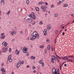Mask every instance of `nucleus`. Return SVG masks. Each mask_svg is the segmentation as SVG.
I'll return each mask as SVG.
<instances>
[{
  "mask_svg": "<svg viewBox=\"0 0 74 74\" xmlns=\"http://www.w3.org/2000/svg\"><path fill=\"white\" fill-rule=\"evenodd\" d=\"M52 72L53 74H60L59 71H58L57 69L55 68H53L52 69Z\"/></svg>",
  "mask_w": 74,
  "mask_h": 74,
  "instance_id": "1",
  "label": "nucleus"
},
{
  "mask_svg": "<svg viewBox=\"0 0 74 74\" xmlns=\"http://www.w3.org/2000/svg\"><path fill=\"white\" fill-rule=\"evenodd\" d=\"M34 35V37L36 38H37V39H38L39 38V36H38V34L37 32L36 31H34L33 33Z\"/></svg>",
  "mask_w": 74,
  "mask_h": 74,
  "instance_id": "2",
  "label": "nucleus"
},
{
  "mask_svg": "<svg viewBox=\"0 0 74 74\" xmlns=\"http://www.w3.org/2000/svg\"><path fill=\"white\" fill-rule=\"evenodd\" d=\"M41 9L42 11L43 12H45L46 11V8H47V6H42L41 7Z\"/></svg>",
  "mask_w": 74,
  "mask_h": 74,
  "instance_id": "3",
  "label": "nucleus"
},
{
  "mask_svg": "<svg viewBox=\"0 0 74 74\" xmlns=\"http://www.w3.org/2000/svg\"><path fill=\"white\" fill-rule=\"evenodd\" d=\"M23 51L24 53H26L27 52V48L24 47L23 48Z\"/></svg>",
  "mask_w": 74,
  "mask_h": 74,
  "instance_id": "4",
  "label": "nucleus"
},
{
  "mask_svg": "<svg viewBox=\"0 0 74 74\" xmlns=\"http://www.w3.org/2000/svg\"><path fill=\"white\" fill-rule=\"evenodd\" d=\"M2 50L3 52H5L7 51V48H5V47H3L2 48Z\"/></svg>",
  "mask_w": 74,
  "mask_h": 74,
  "instance_id": "5",
  "label": "nucleus"
},
{
  "mask_svg": "<svg viewBox=\"0 0 74 74\" xmlns=\"http://www.w3.org/2000/svg\"><path fill=\"white\" fill-rule=\"evenodd\" d=\"M2 45H4L5 47H6L7 45V42H3L2 43Z\"/></svg>",
  "mask_w": 74,
  "mask_h": 74,
  "instance_id": "6",
  "label": "nucleus"
},
{
  "mask_svg": "<svg viewBox=\"0 0 74 74\" xmlns=\"http://www.w3.org/2000/svg\"><path fill=\"white\" fill-rule=\"evenodd\" d=\"M62 59H64L65 60H68L69 59H68V57H64L62 58Z\"/></svg>",
  "mask_w": 74,
  "mask_h": 74,
  "instance_id": "7",
  "label": "nucleus"
},
{
  "mask_svg": "<svg viewBox=\"0 0 74 74\" xmlns=\"http://www.w3.org/2000/svg\"><path fill=\"white\" fill-rule=\"evenodd\" d=\"M47 29H45L43 33H44V34L45 36H46V35H47Z\"/></svg>",
  "mask_w": 74,
  "mask_h": 74,
  "instance_id": "8",
  "label": "nucleus"
},
{
  "mask_svg": "<svg viewBox=\"0 0 74 74\" xmlns=\"http://www.w3.org/2000/svg\"><path fill=\"white\" fill-rule=\"evenodd\" d=\"M32 21V20L30 18H29L27 19V22L29 23H30Z\"/></svg>",
  "mask_w": 74,
  "mask_h": 74,
  "instance_id": "9",
  "label": "nucleus"
},
{
  "mask_svg": "<svg viewBox=\"0 0 74 74\" xmlns=\"http://www.w3.org/2000/svg\"><path fill=\"white\" fill-rule=\"evenodd\" d=\"M20 66H21V63L19 62H18L17 64V67L18 68Z\"/></svg>",
  "mask_w": 74,
  "mask_h": 74,
  "instance_id": "10",
  "label": "nucleus"
},
{
  "mask_svg": "<svg viewBox=\"0 0 74 74\" xmlns=\"http://www.w3.org/2000/svg\"><path fill=\"white\" fill-rule=\"evenodd\" d=\"M15 53L17 55H19V52L17 50H15Z\"/></svg>",
  "mask_w": 74,
  "mask_h": 74,
  "instance_id": "11",
  "label": "nucleus"
},
{
  "mask_svg": "<svg viewBox=\"0 0 74 74\" xmlns=\"http://www.w3.org/2000/svg\"><path fill=\"white\" fill-rule=\"evenodd\" d=\"M3 3V4H5V2L4 1V0H1V3Z\"/></svg>",
  "mask_w": 74,
  "mask_h": 74,
  "instance_id": "12",
  "label": "nucleus"
},
{
  "mask_svg": "<svg viewBox=\"0 0 74 74\" xmlns=\"http://www.w3.org/2000/svg\"><path fill=\"white\" fill-rule=\"evenodd\" d=\"M69 58H71V59H74V56H69Z\"/></svg>",
  "mask_w": 74,
  "mask_h": 74,
  "instance_id": "13",
  "label": "nucleus"
},
{
  "mask_svg": "<svg viewBox=\"0 0 74 74\" xmlns=\"http://www.w3.org/2000/svg\"><path fill=\"white\" fill-rule=\"evenodd\" d=\"M8 60H9V62L11 63V62H12V60L11 58H10L9 59H8Z\"/></svg>",
  "mask_w": 74,
  "mask_h": 74,
  "instance_id": "14",
  "label": "nucleus"
},
{
  "mask_svg": "<svg viewBox=\"0 0 74 74\" xmlns=\"http://www.w3.org/2000/svg\"><path fill=\"white\" fill-rule=\"evenodd\" d=\"M31 58L32 59H35V57H33V56H32L31 57Z\"/></svg>",
  "mask_w": 74,
  "mask_h": 74,
  "instance_id": "15",
  "label": "nucleus"
},
{
  "mask_svg": "<svg viewBox=\"0 0 74 74\" xmlns=\"http://www.w3.org/2000/svg\"><path fill=\"white\" fill-rule=\"evenodd\" d=\"M11 55H10L9 56L8 58V59H11Z\"/></svg>",
  "mask_w": 74,
  "mask_h": 74,
  "instance_id": "16",
  "label": "nucleus"
},
{
  "mask_svg": "<svg viewBox=\"0 0 74 74\" xmlns=\"http://www.w3.org/2000/svg\"><path fill=\"white\" fill-rule=\"evenodd\" d=\"M2 71V72L3 74H5V70H3Z\"/></svg>",
  "mask_w": 74,
  "mask_h": 74,
  "instance_id": "17",
  "label": "nucleus"
},
{
  "mask_svg": "<svg viewBox=\"0 0 74 74\" xmlns=\"http://www.w3.org/2000/svg\"><path fill=\"white\" fill-rule=\"evenodd\" d=\"M39 5H42L43 4V2L41 1L39 3Z\"/></svg>",
  "mask_w": 74,
  "mask_h": 74,
  "instance_id": "18",
  "label": "nucleus"
},
{
  "mask_svg": "<svg viewBox=\"0 0 74 74\" xmlns=\"http://www.w3.org/2000/svg\"><path fill=\"white\" fill-rule=\"evenodd\" d=\"M47 49H48V50L50 49V45H49L47 46Z\"/></svg>",
  "mask_w": 74,
  "mask_h": 74,
  "instance_id": "19",
  "label": "nucleus"
},
{
  "mask_svg": "<svg viewBox=\"0 0 74 74\" xmlns=\"http://www.w3.org/2000/svg\"><path fill=\"white\" fill-rule=\"evenodd\" d=\"M5 38V36H3L0 37V38L1 39H4Z\"/></svg>",
  "mask_w": 74,
  "mask_h": 74,
  "instance_id": "20",
  "label": "nucleus"
},
{
  "mask_svg": "<svg viewBox=\"0 0 74 74\" xmlns=\"http://www.w3.org/2000/svg\"><path fill=\"white\" fill-rule=\"evenodd\" d=\"M32 18L34 19H36V16L35 15L33 16H32Z\"/></svg>",
  "mask_w": 74,
  "mask_h": 74,
  "instance_id": "21",
  "label": "nucleus"
},
{
  "mask_svg": "<svg viewBox=\"0 0 74 74\" xmlns=\"http://www.w3.org/2000/svg\"><path fill=\"white\" fill-rule=\"evenodd\" d=\"M10 10H9L8 12L6 13V15H9V14L10 13Z\"/></svg>",
  "mask_w": 74,
  "mask_h": 74,
  "instance_id": "22",
  "label": "nucleus"
},
{
  "mask_svg": "<svg viewBox=\"0 0 74 74\" xmlns=\"http://www.w3.org/2000/svg\"><path fill=\"white\" fill-rule=\"evenodd\" d=\"M25 53V54H26L27 56H29V53L28 52Z\"/></svg>",
  "mask_w": 74,
  "mask_h": 74,
  "instance_id": "23",
  "label": "nucleus"
},
{
  "mask_svg": "<svg viewBox=\"0 0 74 74\" xmlns=\"http://www.w3.org/2000/svg\"><path fill=\"white\" fill-rule=\"evenodd\" d=\"M36 10L38 11L39 10V8L38 7H36Z\"/></svg>",
  "mask_w": 74,
  "mask_h": 74,
  "instance_id": "24",
  "label": "nucleus"
},
{
  "mask_svg": "<svg viewBox=\"0 0 74 74\" xmlns=\"http://www.w3.org/2000/svg\"><path fill=\"white\" fill-rule=\"evenodd\" d=\"M44 47L43 45H41L40 46V48H43Z\"/></svg>",
  "mask_w": 74,
  "mask_h": 74,
  "instance_id": "25",
  "label": "nucleus"
},
{
  "mask_svg": "<svg viewBox=\"0 0 74 74\" xmlns=\"http://www.w3.org/2000/svg\"><path fill=\"white\" fill-rule=\"evenodd\" d=\"M62 3V1H59L58 2V5H60V4Z\"/></svg>",
  "mask_w": 74,
  "mask_h": 74,
  "instance_id": "26",
  "label": "nucleus"
},
{
  "mask_svg": "<svg viewBox=\"0 0 74 74\" xmlns=\"http://www.w3.org/2000/svg\"><path fill=\"white\" fill-rule=\"evenodd\" d=\"M26 3L27 4H29V1L27 0L26 1Z\"/></svg>",
  "mask_w": 74,
  "mask_h": 74,
  "instance_id": "27",
  "label": "nucleus"
},
{
  "mask_svg": "<svg viewBox=\"0 0 74 74\" xmlns=\"http://www.w3.org/2000/svg\"><path fill=\"white\" fill-rule=\"evenodd\" d=\"M68 61H70V62H73V60L71 59H70L69 60H68Z\"/></svg>",
  "mask_w": 74,
  "mask_h": 74,
  "instance_id": "28",
  "label": "nucleus"
},
{
  "mask_svg": "<svg viewBox=\"0 0 74 74\" xmlns=\"http://www.w3.org/2000/svg\"><path fill=\"white\" fill-rule=\"evenodd\" d=\"M36 21H34V22L32 23V25H35V23H36Z\"/></svg>",
  "mask_w": 74,
  "mask_h": 74,
  "instance_id": "29",
  "label": "nucleus"
},
{
  "mask_svg": "<svg viewBox=\"0 0 74 74\" xmlns=\"http://www.w3.org/2000/svg\"><path fill=\"white\" fill-rule=\"evenodd\" d=\"M51 27L50 26H49L47 27V29H50V28Z\"/></svg>",
  "mask_w": 74,
  "mask_h": 74,
  "instance_id": "30",
  "label": "nucleus"
},
{
  "mask_svg": "<svg viewBox=\"0 0 74 74\" xmlns=\"http://www.w3.org/2000/svg\"><path fill=\"white\" fill-rule=\"evenodd\" d=\"M4 33L1 34V36H4Z\"/></svg>",
  "mask_w": 74,
  "mask_h": 74,
  "instance_id": "31",
  "label": "nucleus"
},
{
  "mask_svg": "<svg viewBox=\"0 0 74 74\" xmlns=\"http://www.w3.org/2000/svg\"><path fill=\"white\" fill-rule=\"evenodd\" d=\"M67 5H67V4H66L64 5V7H67Z\"/></svg>",
  "mask_w": 74,
  "mask_h": 74,
  "instance_id": "32",
  "label": "nucleus"
},
{
  "mask_svg": "<svg viewBox=\"0 0 74 74\" xmlns=\"http://www.w3.org/2000/svg\"><path fill=\"white\" fill-rule=\"evenodd\" d=\"M4 68H1V71H3L4 70Z\"/></svg>",
  "mask_w": 74,
  "mask_h": 74,
  "instance_id": "33",
  "label": "nucleus"
},
{
  "mask_svg": "<svg viewBox=\"0 0 74 74\" xmlns=\"http://www.w3.org/2000/svg\"><path fill=\"white\" fill-rule=\"evenodd\" d=\"M53 7H54V5L52 4L51 5V8H53Z\"/></svg>",
  "mask_w": 74,
  "mask_h": 74,
  "instance_id": "34",
  "label": "nucleus"
},
{
  "mask_svg": "<svg viewBox=\"0 0 74 74\" xmlns=\"http://www.w3.org/2000/svg\"><path fill=\"white\" fill-rule=\"evenodd\" d=\"M23 63H24V62H23V61H21V64H23Z\"/></svg>",
  "mask_w": 74,
  "mask_h": 74,
  "instance_id": "35",
  "label": "nucleus"
},
{
  "mask_svg": "<svg viewBox=\"0 0 74 74\" xmlns=\"http://www.w3.org/2000/svg\"><path fill=\"white\" fill-rule=\"evenodd\" d=\"M11 52V49L10 48L9 50V52Z\"/></svg>",
  "mask_w": 74,
  "mask_h": 74,
  "instance_id": "36",
  "label": "nucleus"
},
{
  "mask_svg": "<svg viewBox=\"0 0 74 74\" xmlns=\"http://www.w3.org/2000/svg\"><path fill=\"white\" fill-rule=\"evenodd\" d=\"M14 34H15V31H13L12 32Z\"/></svg>",
  "mask_w": 74,
  "mask_h": 74,
  "instance_id": "37",
  "label": "nucleus"
},
{
  "mask_svg": "<svg viewBox=\"0 0 74 74\" xmlns=\"http://www.w3.org/2000/svg\"><path fill=\"white\" fill-rule=\"evenodd\" d=\"M29 17H30V18H32V16L31 14H30L29 15Z\"/></svg>",
  "mask_w": 74,
  "mask_h": 74,
  "instance_id": "38",
  "label": "nucleus"
},
{
  "mask_svg": "<svg viewBox=\"0 0 74 74\" xmlns=\"http://www.w3.org/2000/svg\"><path fill=\"white\" fill-rule=\"evenodd\" d=\"M34 12H32L31 14V15H32V16H33V15H34Z\"/></svg>",
  "mask_w": 74,
  "mask_h": 74,
  "instance_id": "39",
  "label": "nucleus"
},
{
  "mask_svg": "<svg viewBox=\"0 0 74 74\" xmlns=\"http://www.w3.org/2000/svg\"><path fill=\"white\" fill-rule=\"evenodd\" d=\"M42 23H42V22H40L39 23V24L40 25H42Z\"/></svg>",
  "mask_w": 74,
  "mask_h": 74,
  "instance_id": "40",
  "label": "nucleus"
},
{
  "mask_svg": "<svg viewBox=\"0 0 74 74\" xmlns=\"http://www.w3.org/2000/svg\"><path fill=\"white\" fill-rule=\"evenodd\" d=\"M40 64H41V63H42V60H40Z\"/></svg>",
  "mask_w": 74,
  "mask_h": 74,
  "instance_id": "41",
  "label": "nucleus"
},
{
  "mask_svg": "<svg viewBox=\"0 0 74 74\" xmlns=\"http://www.w3.org/2000/svg\"><path fill=\"white\" fill-rule=\"evenodd\" d=\"M51 61L52 63H54V61H53V60H51Z\"/></svg>",
  "mask_w": 74,
  "mask_h": 74,
  "instance_id": "42",
  "label": "nucleus"
},
{
  "mask_svg": "<svg viewBox=\"0 0 74 74\" xmlns=\"http://www.w3.org/2000/svg\"><path fill=\"white\" fill-rule=\"evenodd\" d=\"M31 36H33V37H34V34H33V33H32L31 34Z\"/></svg>",
  "mask_w": 74,
  "mask_h": 74,
  "instance_id": "43",
  "label": "nucleus"
},
{
  "mask_svg": "<svg viewBox=\"0 0 74 74\" xmlns=\"http://www.w3.org/2000/svg\"><path fill=\"white\" fill-rule=\"evenodd\" d=\"M32 69H36V67L34 66L32 67Z\"/></svg>",
  "mask_w": 74,
  "mask_h": 74,
  "instance_id": "44",
  "label": "nucleus"
},
{
  "mask_svg": "<svg viewBox=\"0 0 74 74\" xmlns=\"http://www.w3.org/2000/svg\"><path fill=\"white\" fill-rule=\"evenodd\" d=\"M23 33V31H21L20 32V34H22Z\"/></svg>",
  "mask_w": 74,
  "mask_h": 74,
  "instance_id": "45",
  "label": "nucleus"
},
{
  "mask_svg": "<svg viewBox=\"0 0 74 74\" xmlns=\"http://www.w3.org/2000/svg\"><path fill=\"white\" fill-rule=\"evenodd\" d=\"M56 59L57 60L58 62H59V60H58V58H56Z\"/></svg>",
  "mask_w": 74,
  "mask_h": 74,
  "instance_id": "46",
  "label": "nucleus"
},
{
  "mask_svg": "<svg viewBox=\"0 0 74 74\" xmlns=\"http://www.w3.org/2000/svg\"><path fill=\"white\" fill-rule=\"evenodd\" d=\"M58 30H57V31H56V34H57V33H58Z\"/></svg>",
  "mask_w": 74,
  "mask_h": 74,
  "instance_id": "47",
  "label": "nucleus"
},
{
  "mask_svg": "<svg viewBox=\"0 0 74 74\" xmlns=\"http://www.w3.org/2000/svg\"><path fill=\"white\" fill-rule=\"evenodd\" d=\"M57 58H58V59H61V58L59 57V56H58Z\"/></svg>",
  "mask_w": 74,
  "mask_h": 74,
  "instance_id": "48",
  "label": "nucleus"
},
{
  "mask_svg": "<svg viewBox=\"0 0 74 74\" xmlns=\"http://www.w3.org/2000/svg\"><path fill=\"white\" fill-rule=\"evenodd\" d=\"M55 17H57V16H58V14H55Z\"/></svg>",
  "mask_w": 74,
  "mask_h": 74,
  "instance_id": "49",
  "label": "nucleus"
},
{
  "mask_svg": "<svg viewBox=\"0 0 74 74\" xmlns=\"http://www.w3.org/2000/svg\"><path fill=\"white\" fill-rule=\"evenodd\" d=\"M51 60H55V58H53Z\"/></svg>",
  "mask_w": 74,
  "mask_h": 74,
  "instance_id": "50",
  "label": "nucleus"
},
{
  "mask_svg": "<svg viewBox=\"0 0 74 74\" xmlns=\"http://www.w3.org/2000/svg\"><path fill=\"white\" fill-rule=\"evenodd\" d=\"M30 40H33V38H31L30 39Z\"/></svg>",
  "mask_w": 74,
  "mask_h": 74,
  "instance_id": "51",
  "label": "nucleus"
},
{
  "mask_svg": "<svg viewBox=\"0 0 74 74\" xmlns=\"http://www.w3.org/2000/svg\"><path fill=\"white\" fill-rule=\"evenodd\" d=\"M11 34L12 36H13V35H14V34L12 32L11 33Z\"/></svg>",
  "mask_w": 74,
  "mask_h": 74,
  "instance_id": "52",
  "label": "nucleus"
},
{
  "mask_svg": "<svg viewBox=\"0 0 74 74\" xmlns=\"http://www.w3.org/2000/svg\"><path fill=\"white\" fill-rule=\"evenodd\" d=\"M49 41V39H47L46 40V41L47 42V41Z\"/></svg>",
  "mask_w": 74,
  "mask_h": 74,
  "instance_id": "53",
  "label": "nucleus"
},
{
  "mask_svg": "<svg viewBox=\"0 0 74 74\" xmlns=\"http://www.w3.org/2000/svg\"><path fill=\"white\" fill-rule=\"evenodd\" d=\"M34 36H33V40H34L35 38H34Z\"/></svg>",
  "mask_w": 74,
  "mask_h": 74,
  "instance_id": "54",
  "label": "nucleus"
},
{
  "mask_svg": "<svg viewBox=\"0 0 74 74\" xmlns=\"http://www.w3.org/2000/svg\"><path fill=\"white\" fill-rule=\"evenodd\" d=\"M45 3L46 5H48V3H47V2H45Z\"/></svg>",
  "mask_w": 74,
  "mask_h": 74,
  "instance_id": "55",
  "label": "nucleus"
},
{
  "mask_svg": "<svg viewBox=\"0 0 74 74\" xmlns=\"http://www.w3.org/2000/svg\"><path fill=\"white\" fill-rule=\"evenodd\" d=\"M27 68H29L30 67V66H29V65H27Z\"/></svg>",
  "mask_w": 74,
  "mask_h": 74,
  "instance_id": "56",
  "label": "nucleus"
},
{
  "mask_svg": "<svg viewBox=\"0 0 74 74\" xmlns=\"http://www.w3.org/2000/svg\"><path fill=\"white\" fill-rule=\"evenodd\" d=\"M62 66V65H60V70H61V67Z\"/></svg>",
  "mask_w": 74,
  "mask_h": 74,
  "instance_id": "57",
  "label": "nucleus"
},
{
  "mask_svg": "<svg viewBox=\"0 0 74 74\" xmlns=\"http://www.w3.org/2000/svg\"><path fill=\"white\" fill-rule=\"evenodd\" d=\"M56 38L55 39V43H56Z\"/></svg>",
  "mask_w": 74,
  "mask_h": 74,
  "instance_id": "58",
  "label": "nucleus"
},
{
  "mask_svg": "<svg viewBox=\"0 0 74 74\" xmlns=\"http://www.w3.org/2000/svg\"><path fill=\"white\" fill-rule=\"evenodd\" d=\"M55 55L56 56H57V57L58 56V55H57V54H56V53H55Z\"/></svg>",
  "mask_w": 74,
  "mask_h": 74,
  "instance_id": "59",
  "label": "nucleus"
},
{
  "mask_svg": "<svg viewBox=\"0 0 74 74\" xmlns=\"http://www.w3.org/2000/svg\"><path fill=\"white\" fill-rule=\"evenodd\" d=\"M36 71L35 70V71H34V73H36Z\"/></svg>",
  "mask_w": 74,
  "mask_h": 74,
  "instance_id": "60",
  "label": "nucleus"
},
{
  "mask_svg": "<svg viewBox=\"0 0 74 74\" xmlns=\"http://www.w3.org/2000/svg\"><path fill=\"white\" fill-rule=\"evenodd\" d=\"M45 53H47V50H46V49L45 50Z\"/></svg>",
  "mask_w": 74,
  "mask_h": 74,
  "instance_id": "61",
  "label": "nucleus"
},
{
  "mask_svg": "<svg viewBox=\"0 0 74 74\" xmlns=\"http://www.w3.org/2000/svg\"><path fill=\"white\" fill-rule=\"evenodd\" d=\"M41 64H42V66H44V63H41Z\"/></svg>",
  "mask_w": 74,
  "mask_h": 74,
  "instance_id": "62",
  "label": "nucleus"
},
{
  "mask_svg": "<svg viewBox=\"0 0 74 74\" xmlns=\"http://www.w3.org/2000/svg\"><path fill=\"white\" fill-rule=\"evenodd\" d=\"M52 58H55V56H52Z\"/></svg>",
  "mask_w": 74,
  "mask_h": 74,
  "instance_id": "63",
  "label": "nucleus"
},
{
  "mask_svg": "<svg viewBox=\"0 0 74 74\" xmlns=\"http://www.w3.org/2000/svg\"><path fill=\"white\" fill-rule=\"evenodd\" d=\"M12 41L13 42L14 41H15V39H13Z\"/></svg>",
  "mask_w": 74,
  "mask_h": 74,
  "instance_id": "64",
  "label": "nucleus"
}]
</instances>
